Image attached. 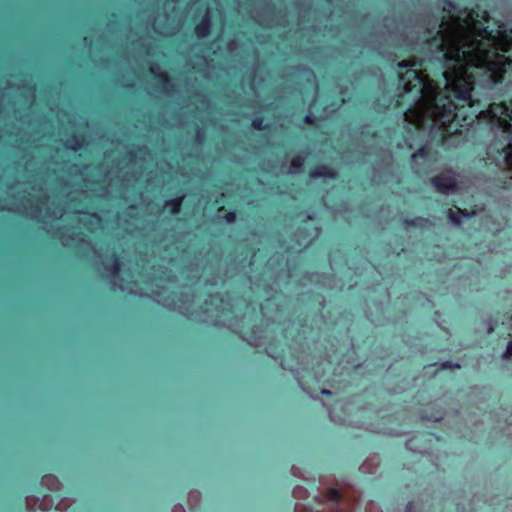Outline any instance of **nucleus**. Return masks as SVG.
Instances as JSON below:
<instances>
[{
    "mask_svg": "<svg viewBox=\"0 0 512 512\" xmlns=\"http://www.w3.org/2000/svg\"><path fill=\"white\" fill-rule=\"evenodd\" d=\"M73 216L77 217L78 224L83 225H91V226H99L101 219L96 215L81 213L80 215L74 214Z\"/></svg>",
    "mask_w": 512,
    "mask_h": 512,
    "instance_id": "13",
    "label": "nucleus"
},
{
    "mask_svg": "<svg viewBox=\"0 0 512 512\" xmlns=\"http://www.w3.org/2000/svg\"><path fill=\"white\" fill-rule=\"evenodd\" d=\"M105 270L108 272L111 277V283L113 287H119L123 289L122 281L119 280V271H120V261L117 257L112 259L111 265L105 264Z\"/></svg>",
    "mask_w": 512,
    "mask_h": 512,
    "instance_id": "8",
    "label": "nucleus"
},
{
    "mask_svg": "<svg viewBox=\"0 0 512 512\" xmlns=\"http://www.w3.org/2000/svg\"><path fill=\"white\" fill-rule=\"evenodd\" d=\"M184 199H185V195L179 196L172 200H168L165 202L164 207L170 208L171 214L176 215L181 211V206H182Z\"/></svg>",
    "mask_w": 512,
    "mask_h": 512,
    "instance_id": "15",
    "label": "nucleus"
},
{
    "mask_svg": "<svg viewBox=\"0 0 512 512\" xmlns=\"http://www.w3.org/2000/svg\"><path fill=\"white\" fill-rule=\"evenodd\" d=\"M252 127L256 130H263V119L262 118H255L252 121Z\"/></svg>",
    "mask_w": 512,
    "mask_h": 512,
    "instance_id": "26",
    "label": "nucleus"
},
{
    "mask_svg": "<svg viewBox=\"0 0 512 512\" xmlns=\"http://www.w3.org/2000/svg\"><path fill=\"white\" fill-rule=\"evenodd\" d=\"M461 368V364L452 361H444L439 364V370H457Z\"/></svg>",
    "mask_w": 512,
    "mask_h": 512,
    "instance_id": "23",
    "label": "nucleus"
},
{
    "mask_svg": "<svg viewBox=\"0 0 512 512\" xmlns=\"http://www.w3.org/2000/svg\"><path fill=\"white\" fill-rule=\"evenodd\" d=\"M447 217L449 219V221L455 226V227H461L462 225V221H461V218H460V214L459 212L457 211L456 208H450L448 209L447 211Z\"/></svg>",
    "mask_w": 512,
    "mask_h": 512,
    "instance_id": "18",
    "label": "nucleus"
},
{
    "mask_svg": "<svg viewBox=\"0 0 512 512\" xmlns=\"http://www.w3.org/2000/svg\"><path fill=\"white\" fill-rule=\"evenodd\" d=\"M226 219L229 223H233L236 220V215L233 212H230L226 215Z\"/></svg>",
    "mask_w": 512,
    "mask_h": 512,
    "instance_id": "32",
    "label": "nucleus"
},
{
    "mask_svg": "<svg viewBox=\"0 0 512 512\" xmlns=\"http://www.w3.org/2000/svg\"><path fill=\"white\" fill-rule=\"evenodd\" d=\"M477 118L479 120H487L497 125L504 132L512 134V100L511 107L505 103H492L488 109L481 111ZM503 168L511 173L512 177V140L503 149Z\"/></svg>",
    "mask_w": 512,
    "mask_h": 512,
    "instance_id": "3",
    "label": "nucleus"
},
{
    "mask_svg": "<svg viewBox=\"0 0 512 512\" xmlns=\"http://www.w3.org/2000/svg\"><path fill=\"white\" fill-rule=\"evenodd\" d=\"M399 66L400 67H407L408 65L403 61V62L399 63Z\"/></svg>",
    "mask_w": 512,
    "mask_h": 512,
    "instance_id": "34",
    "label": "nucleus"
},
{
    "mask_svg": "<svg viewBox=\"0 0 512 512\" xmlns=\"http://www.w3.org/2000/svg\"><path fill=\"white\" fill-rule=\"evenodd\" d=\"M292 495L295 499L303 500L309 497V492L305 487L297 485L294 487Z\"/></svg>",
    "mask_w": 512,
    "mask_h": 512,
    "instance_id": "19",
    "label": "nucleus"
},
{
    "mask_svg": "<svg viewBox=\"0 0 512 512\" xmlns=\"http://www.w3.org/2000/svg\"><path fill=\"white\" fill-rule=\"evenodd\" d=\"M430 224L429 219L424 217H415L414 219H404L403 225L406 230L411 227L425 228Z\"/></svg>",
    "mask_w": 512,
    "mask_h": 512,
    "instance_id": "14",
    "label": "nucleus"
},
{
    "mask_svg": "<svg viewBox=\"0 0 512 512\" xmlns=\"http://www.w3.org/2000/svg\"><path fill=\"white\" fill-rule=\"evenodd\" d=\"M415 504L414 502L410 501L407 503L405 507V512H414Z\"/></svg>",
    "mask_w": 512,
    "mask_h": 512,
    "instance_id": "30",
    "label": "nucleus"
},
{
    "mask_svg": "<svg viewBox=\"0 0 512 512\" xmlns=\"http://www.w3.org/2000/svg\"><path fill=\"white\" fill-rule=\"evenodd\" d=\"M53 506V498L50 495H46L39 502V509L42 511H48Z\"/></svg>",
    "mask_w": 512,
    "mask_h": 512,
    "instance_id": "20",
    "label": "nucleus"
},
{
    "mask_svg": "<svg viewBox=\"0 0 512 512\" xmlns=\"http://www.w3.org/2000/svg\"><path fill=\"white\" fill-rule=\"evenodd\" d=\"M41 484L51 491H60L63 487L59 479L53 474L44 475Z\"/></svg>",
    "mask_w": 512,
    "mask_h": 512,
    "instance_id": "12",
    "label": "nucleus"
},
{
    "mask_svg": "<svg viewBox=\"0 0 512 512\" xmlns=\"http://www.w3.org/2000/svg\"><path fill=\"white\" fill-rule=\"evenodd\" d=\"M381 463V459L379 455L372 454L365 459V461L360 466V471L366 474H374L379 468Z\"/></svg>",
    "mask_w": 512,
    "mask_h": 512,
    "instance_id": "9",
    "label": "nucleus"
},
{
    "mask_svg": "<svg viewBox=\"0 0 512 512\" xmlns=\"http://www.w3.org/2000/svg\"><path fill=\"white\" fill-rule=\"evenodd\" d=\"M487 325V334H492L495 330V321L491 318L485 321Z\"/></svg>",
    "mask_w": 512,
    "mask_h": 512,
    "instance_id": "27",
    "label": "nucleus"
},
{
    "mask_svg": "<svg viewBox=\"0 0 512 512\" xmlns=\"http://www.w3.org/2000/svg\"><path fill=\"white\" fill-rule=\"evenodd\" d=\"M69 505V501L67 499H64L56 505V509L59 511H65Z\"/></svg>",
    "mask_w": 512,
    "mask_h": 512,
    "instance_id": "28",
    "label": "nucleus"
},
{
    "mask_svg": "<svg viewBox=\"0 0 512 512\" xmlns=\"http://www.w3.org/2000/svg\"><path fill=\"white\" fill-rule=\"evenodd\" d=\"M294 512H311V511L304 504L296 503V505L294 507Z\"/></svg>",
    "mask_w": 512,
    "mask_h": 512,
    "instance_id": "29",
    "label": "nucleus"
},
{
    "mask_svg": "<svg viewBox=\"0 0 512 512\" xmlns=\"http://www.w3.org/2000/svg\"><path fill=\"white\" fill-rule=\"evenodd\" d=\"M200 137H201V135H200V131H198V132H197V139H198L199 141H200Z\"/></svg>",
    "mask_w": 512,
    "mask_h": 512,
    "instance_id": "36",
    "label": "nucleus"
},
{
    "mask_svg": "<svg viewBox=\"0 0 512 512\" xmlns=\"http://www.w3.org/2000/svg\"><path fill=\"white\" fill-rule=\"evenodd\" d=\"M211 28V12L210 9L207 8L205 14L203 15L200 23L195 27V34L198 38H205L209 35Z\"/></svg>",
    "mask_w": 512,
    "mask_h": 512,
    "instance_id": "7",
    "label": "nucleus"
},
{
    "mask_svg": "<svg viewBox=\"0 0 512 512\" xmlns=\"http://www.w3.org/2000/svg\"><path fill=\"white\" fill-rule=\"evenodd\" d=\"M61 240H62L63 245H68L69 244L64 236H61Z\"/></svg>",
    "mask_w": 512,
    "mask_h": 512,
    "instance_id": "33",
    "label": "nucleus"
},
{
    "mask_svg": "<svg viewBox=\"0 0 512 512\" xmlns=\"http://www.w3.org/2000/svg\"><path fill=\"white\" fill-rule=\"evenodd\" d=\"M443 13L437 35L425 41L432 56L447 66L443 72L445 87L441 89L422 70L410 68L398 75V98L414 89L420 94L404 113V120L419 130L438 128L448 131L457 107L451 94L458 100L471 99L474 79L462 65L485 67L494 84L502 82L506 73L504 56L497 52L501 48L500 40L481 21H488L487 11L480 15L474 10H461L447 1ZM400 104L397 99V105Z\"/></svg>",
    "mask_w": 512,
    "mask_h": 512,
    "instance_id": "1",
    "label": "nucleus"
},
{
    "mask_svg": "<svg viewBox=\"0 0 512 512\" xmlns=\"http://www.w3.org/2000/svg\"><path fill=\"white\" fill-rule=\"evenodd\" d=\"M163 17H157L153 22V28L154 30L163 36H170L175 33L176 28L175 27H162L161 21Z\"/></svg>",
    "mask_w": 512,
    "mask_h": 512,
    "instance_id": "16",
    "label": "nucleus"
},
{
    "mask_svg": "<svg viewBox=\"0 0 512 512\" xmlns=\"http://www.w3.org/2000/svg\"><path fill=\"white\" fill-rule=\"evenodd\" d=\"M172 512H186V510L181 504H176L172 508Z\"/></svg>",
    "mask_w": 512,
    "mask_h": 512,
    "instance_id": "31",
    "label": "nucleus"
},
{
    "mask_svg": "<svg viewBox=\"0 0 512 512\" xmlns=\"http://www.w3.org/2000/svg\"><path fill=\"white\" fill-rule=\"evenodd\" d=\"M307 154L302 155L298 154L295 157H293L290 161V165L286 171L287 174L295 175V174H301L303 172V166L306 160Z\"/></svg>",
    "mask_w": 512,
    "mask_h": 512,
    "instance_id": "10",
    "label": "nucleus"
},
{
    "mask_svg": "<svg viewBox=\"0 0 512 512\" xmlns=\"http://www.w3.org/2000/svg\"><path fill=\"white\" fill-rule=\"evenodd\" d=\"M305 122H306V123H311V118H310L309 116H307V117L305 118Z\"/></svg>",
    "mask_w": 512,
    "mask_h": 512,
    "instance_id": "35",
    "label": "nucleus"
},
{
    "mask_svg": "<svg viewBox=\"0 0 512 512\" xmlns=\"http://www.w3.org/2000/svg\"><path fill=\"white\" fill-rule=\"evenodd\" d=\"M155 81V87L150 88L149 93L154 96L169 95L173 91V84L167 74L158 64H151L149 68Z\"/></svg>",
    "mask_w": 512,
    "mask_h": 512,
    "instance_id": "5",
    "label": "nucleus"
},
{
    "mask_svg": "<svg viewBox=\"0 0 512 512\" xmlns=\"http://www.w3.org/2000/svg\"><path fill=\"white\" fill-rule=\"evenodd\" d=\"M7 194L11 197L0 198V210H16L25 213L43 223L60 219L64 215V209L50 202L41 187L36 188L26 183H17L9 187Z\"/></svg>",
    "mask_w": 512,
    "mask_h": 512,
    "instance_id": "2",
    "label": "nucleus"
},
{
    "mask_svg": "<svg viewBox=\"0 0 512 512\" xmlns=\"http://www.w3.org/2000/svg\"><path fill=\"white\" fill-rule=\"evenodd\" d=\"M429 148L424 146L419 148L416 152H414L411 156L412 160V169L415 173L420 174L422 170V166L424 165L428 155Z\"/></svg>",
    "mask_w": 512,
    "mask_h": 512,
    "instance_id": "6",
    "label": "nucleus"
},
{
    "mask_svg": "<svg viewBox=\"0 0 512 512\" xmlns=\"http://www.w3.org/2000/svg\"><path fill=\"white\" fill-rule=\"evenodd\" d=\"M501 358L503 360H511L512 359V340L508 342L506 350L502 354Z\"/></svg>",
    "mask_w": 512,
    "mask_h": 512,
    "instance_id": "24",
    "label": "nucleus"
},
{
    "mask_svg": "<svg viewBox=\"0 0 512 512\" xmlns=\"http://www.w3.org/2000/svg\"><path fill=\"white\" fill-rule=\"evenodd\" d=\"M84 139L74 136L72 139L67 140L66 146L70 149L77 150L83 145Z\"/></svg>",
    "mask_w": 512,
    "mask_h": 512,
    "instance_id": "21",
    "label": "nucleus"
},
{
    "mask_svg": "<svg viewBox=\"0 0 512 512\" xmlns=\"http://www.w3.org/2000/svg\"><path fill=\"white\" fill-rule=\"evenodd\" d=\"M40 500L36 496H27L25 499L26 509L28 511H34L37 504H39Z\"/></svg>",
    "mask_w": 512,
    "mask_h": 512,
    "instance_id": "22",
    "label": "nucleus"
},
{
    "mask_svg": "<svg viewBox=\"0 0 512 512\" xmlns=\"http://www.w3.org/2000/svg\"><path fill=\"white\" fill-rule=\"evenodd\" d=\"M458 174L453 169H445L430 179L435 190L443 195L458 192Z\"/></svg>",
    "mask_w": 512,
    "mask_h": 512,
    "instance_id": "4",
    "label": "nucleus"
},
{
    "mask_svg": "<svg viewBox=\"0 0 512 512\" xmlns=\"http://www.w3.org/2000/svg\"><path fill=\"white\" fill-rule=\"evenodd\" d=\"M201 499H202V494L200 491L191 490L188 493V497H187V504H188L189 509L190 510L196 509L199 506Z\"/></svg>",
    "mask_w": 512,
    "mask_h": 512,
    "instance_id": "17",
    "label": "nucleus"
},
{
    "mask_svg": "<svg viewBox=\"0 0 512 512\" xmlns=\"http://www.w3.org/2000/svg\"><path fill=\"white\" fill-rule=\"evenodd\" d=\"M455 208L457 209V211L459 212V214L465 218H470L472 216H474L476 213L474 211H468L467 209H461L457 206H455Z\"/></svg>",
    "mask_w": 512,
    "mask_h": 512,
    "instance_id": "25",
    "label": "nucleus"
},
{
    "mask_svg": "<svg viewBox=\"0 0 512 512\" xmlns=\"http://www.w3.org/2000/svg\"><path fill=\"white\" fill-rule=\"evenodd\" d=\"M309 176L312 179L320 177L336 178L337 173L326 165H319L310 171Z\"/></svg>",
    "mask_w": 512,
    "mask_h": 512,
    "instance_id": "11",
    "label": "nucleus"
}]
</instances>
